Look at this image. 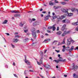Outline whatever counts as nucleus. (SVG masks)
Masks as SVG:
<instances>
[{
    "mask_svg": "<svg viewBox=\"0 0 78 78\" xmlns=\"http://www.w3.org/2000/svg\"><path fill=\"white\" fill-rule=\"evenodd\" d=\"M25 60H24V61L26 64H27L28 65H30V62L28 61V60H27V56H25Z\"/></svg>",
    "mask_w": 78,
    "mask_h": 78,
    "instance_id": "f257e3e1",
    "label": "nucleus"
},
{
    "mask_svg": "<svg viewBox=\"0 0 78 78\" xmlns=\"http://www.w3.org/2000/svg\"><path fill=\"white\" fill-rule=\"evenodd\" d=\"M78 67L77 66H73L72 67V70H76L78 69Z\"/></svg>",
    "mask_w": 78,
    "mask_h": 78,
    "instance_id": "f03ea898",
    "label": "nucleus"
},
{
    "mask_svg": "<svg viewBox=\"0 0 78 78\" xmlns=\"http://www.w3.org/2000/svg\"><path fill=\"white\" fill-rule=\"evenodd\" d=\"M67 45H70V44H71V42H70V39L69 38H68L67 39Z\"/></svg>",
    "mask_w": 78,
    "mask_h": 78,
    "instance_id": "7ed1b4c3",
    "label": "nucleus"
},
{
    "mask_svg": "<svg viewBox=\"0 0 78 78\" xmlns=\"http://www.w3.org/2000/svg\"><path fill=\"white\" fill-rule=\"evenodd\" d=\"M67 30V28H64L61 29V30L62 31H63L64 32H66V33H68V31H66Z\"/></svg>",
    "mask_w": 78,
    "mask_h": 78,
    "instance_id": "20e7f679",
    "label": "nucleus"
},
{
    "mask_svg": "<svg viewBox=\"0 0 78 78\" xmlns=\"http://www.w3.org/2000/svg\"><path fill=\"white\" fill-rule=\"evenodd\" d=\"M58 61H60V62H66V59H65L64 60H63L62 58H59L58 59Z\"/></svg>",
    "mask_w": 78,
    "mask_h": 78,
    "instance_id": "39448f33",
    "label": "nucleus"
},
{
    "mask_svg": "<svg viewBox=\"0 0 78 78\" xmlns=\"http://www.w3.org/2000/svg\"><path fill=\"white\" fill-rule=\"evenodd\" d=\"M24 24H25V22L23 21H22L20 23L19 25L20 26V27H23Z\"/></svg>",
    "mask_w": 78,
    "mask_h": 78,
    "instance_id": "423d86ee",
    "label": "nucleus"
},
{
    "mask_svg": "<svg viewBox=\"0 0 78 78\" xmlns=\"http://www.w3.org/2000/svg\"><path fill=\"white\" fill-rule=\"evenodd\" d=\"M72 24L73 25H74V26H76L77 25H78V22L73 23H72Z\"/></svg>",
    "mask_w": 78,
    "mask_h": 78,
    "instance_id": "0eeeda50",
    "label": "nucleus"
},
{
    "mask_svg": "<svg viewBox=\"0 0 78 78\" xmlns=\"http://www.w3.org/2000/svg\"><path fill=\"white\" fill-rule=\"evenodd\" d=\"M66 15H63L61 16L60 17V19L62 20V19H63L65 18V17H66Z\"/></svg>",
    "mask_w": 78,
    "mask_h": 78,
    "instance_id": "6e6552de",
    "label": "nucleus"
},
{
    "mask_svg": "<svg viewBox=\"0 0 78 78\" xmlns=\"http://www.w3.org/2000/svg\"><path fill=\"white\" fill-rule=\"evenodd\" d=\"M44 67H45V68L46 69H50V66L48 64H47L46 66H44Z\"/></svg>",
    "mask_w": 78,
    "mask_h": 78,
    "instance_id": "1a4fd4ad",
    "label": "nucleus"
},
{
    "mask_svg": "<svg viewBox=\"0 0 78 78\" xmlns=\"http://www.w3.org/2000/svg\"><path fill=\"white\" fill-rule=\"evenodd\" d=\"M62 12H66V14H68V12H67V11L66 10V9H62Z\"/></svg>",
    "mask_w": 78,
    "mask_h": 78,
    "instance_id": "9d476101",
    "label": "nucleus"
},
{
    "mask_svg": "<svg viewBox=\"0 0 78 78\" xmlns=\"http://www.w3.org/2000/svg\"><path fill=\"white\" fill-rule=\"evenodd\" d=\"M13 42H15V43L17 42L18 41H19V40L17 39L14 38L13 39Z\"/></svg>",
    "mask_w": 78,
    "mask_h": 78,
    "instance_id": "9b49d317",
    "label": "nucleus"
},
{
    "mask_svg": "<svg viewBox=\"0 0 78 78\" xmlns=\"http://www.w3.org/2000/svg\"><path fill=\"white\" fill-rule=\"evenodd\" d=\"M32 35L33 37H36V32H33L32 33Z\"/></svg>",
    "mask_w": 78,
    "mask_h": 78,
    "instance_id": "f8f14e48",
    "label": "nucleus"
},
{
    "mask_svg": "<svg viewBox=\"0 0 78 78\" xmlns=\"http://www.w3.org/2000/svg\"><path fill=\"white\" fill-rule=\"evenodd\" d=\"M56 34H57V35H61V34H62V32L61 31H58L56 33Z\"/></svg>",
    "mask_w": 78,
    "mask_h": 78,
    "instance_id": "ddd939ff",
    "label": "nucleus"
},
{
    "mask_svg": "<svg viewBox=\"0 0 78 78\" xmlns=\"http://www.w3.org/2000/svg\"><path fill=\"white\" fill-rule=\"evenodd\" d=\"M67 34V32H64L63 34H62V37H64V36H66V35Z\"/></svg>",
    "mask_w": 78,
    "mask_h": 78,
    "instance_id": "4468645a",
    "label": "nucleus"
},
{
    "mask_svg": "<svg viewBox=\"0 0 78 78\" xmlns=\"http://www.w3.org/2000/svg\"><path fill=\"white\" fill-rule=\"evenodd\" d=\"M14 16L15 17H20V15L19 14L14 15Z\"/></svg>",
    "mask_w": 78,
    "mask_h": 78,
    "instance_id": "2eb2a0df",
    "label": "nucleus"
},
{
    "mask_svg": "<svg viewBox=\"0 0 78 78\" xmlns=\"http://www.w3.org/2000/svg\"><path fill=\"white\" fill-rule=\"evenodd\" d=\"M73 78H78V76L76 74L74 73L73 75Z\"/></svg>",
    "mask_w": 78,
    "mask_h": 78,
    "instance_id": "dca6fc26",
    "label": "nucleus"
},
{
    "mask_svg": "<svg viewBox=\"0 0 78 78\" xmlns=\"http://www.w3.org/2000/svg\"><path fill=\"white\" fill-rule=\"evenodd\" d=\"M52 29L53 31H54L56 30V27H55V25L52 26Z\"/></svg>",
    "mask_w": 78,
    "mask_h": 78,
    "instance_id": "f3484780",
    "label": "nucleus"
},
{
    "mask_svg": "<svg viewBox=\"0 0 78 78\" xmlns=\"http://www.w3.org/2000/svg\"><path fill=\"white\" fill-rule=\"evenodd\" d=\"M37 23H38V22H34V23L33 25L34 26H36V25H38V24H37Z\"/></svg>",
    "mask_w": 78,
    "mask_h": 78,
    "instance_id": "a211bd4d",
    "label": "nucleus"
},
{
    "mask_svg": "<svg viewBox=\"0 0 78 78\" xmlns=\"http://www.w3.org/2000/svg\"><path fill=\"white\" fill-rule=\"evenodd\" d=\"M69 17H71V16H73V13H69H69H67Z\"/></svg>",
    "mask_w": 78,
    "mask_h": 78,
    "instance_id": "6ab92c4d",
    "label": "nucleus"
},
{
    "mask_svg": "<svg viewBox=\"0 0 78 78\" xmlns=\"http://www.w3.org/2000/svg\"><path fill=\"white\" fill-rule=\"evenodd\" d=\"M71 10L72 12H75L76 10V9L75 8H73L71 9Z\"/></svg>",
    "mask_w": 78,
    "mask_h": 78,
    "instance_id": "aec40b11",
    "label": "nucleus"
},
{
    "mask_svg": "<svg viewBox=\"0 0 78 78\" xmlns=\"http://www.w3.org/2000/svg\"><path fill=\"white\" fill-rule=\"evenodd\" d=\"M54 8L55 9H58V8H60V6H54Z\"/></svg>",
    "mask_w": 78,
    "mask_h": 78,
    "instance_id": "412c9836",
    "label": "nucleus"
},
{
    "mask_svg": "<svg viewBox=\"0 0 78 78\" xmlns=\"http://www.w3.org/2000/svg\"><path fill=\"white\" fill-rule=\"evenodd\" d=\"M69 39V41L70 42H72V43H73V42H74V41L72 40V37H70Z\"/></svg>",
    "mask_w": 78,
    "mask_h": 78,
    "instance_id": "4be33fe9",
    "label": "nucleus"
},
{
    "mask_svg": "<svg viewBox=\"0 0 78 78\" xmlns=\"http://www.w3.org/2000/svg\"><path fill=\"white\" fill-rule=\"evenodd\" d=\"M7 22H8V20H4V21L3 22L2 24H6V23H7Z\"/></svg>",
    "mask_w": 78,
    "mask_h": 78,
    "instance_id": "5701e85b",
    "label": "nucleus"
},
{
    "mask_svg": "<svg viewBox=\"0 0 78 78\" xmlns=\"http://www.w3.org/2000/svg\"><path fill=\"white\" fill-rule=\"evenodd\" d=\"M70 49V47L69 46L65 48V50L68 51Z\"/></svg>",
    "mask_w": 78,
    "mask_h": 78,
    "instance_id": "b1692460",
    "label": "nucleus"
},
{
    "mask_svg": "<svg viewBox=\"0 0 78 78\" xmlns=\"http://www.w3.org/2000/svg\"><path fill=\"white\" fill-rule=\"evenodd\" d=\"M44 20H48V16H46L45 17Z\"/></svg>",
    "mask_w": 78,
    "mask_h": 78,
    "instance_id": "393cba45",
    "label": "nucleus"
},
{
    "mask_svg": "<svg viewBox=\"0 0 78 78\" xmlns=\"http://www.w3.org/2000/svg\"><path fill=\"white\" fill-rule=\"evenodd\" d=\"M66 23H70V21L69 20H66Z\"/></svg>",
    "mask_w": 78,
    "mask_h": 78,
    "instance_id": "a878e982",
    "label": "nucleus"
},
{
    "mask_svg": "<svg viewBox=\"0 0 78 78\" xmlns=\"http://www.w3.org/2000/svg\"><path fill=\"white\" fill-rule=\"evenodd\" d=\"M66 40V38H64V39H63V41L62 42V44H65V41Z\"/></svg>",
    "mask_w": 78,
    "mask_h": 78,
    "instance_id": "bb28decb",
    "label": "nucleus"
},
{
    "mask_svg": "<svg viewBox=\"0 0 78 78\" xmlns=\"http://www.w3.org/2000/svg\"><path fill=\"white\" fill-rule=\"evenodd\" d=\"M31 31L32 32H33V31H35V29L34 28H32L31 29Z\"/></svg>",
    "mask_w": 78,
    "mask_h": 78,
    "instance_id": "cd10ccee",
    "label": "nucleus"
},
{
    "mask_svg": "<svg viewBox=\"0 0 78 78\" xmlns=\"http://www.w3.org/2000/svg\"><path fill=\"white\" fill-rule=\"evenodd\" d=\"M74 48V46H71V47L70 49L69 50H71V51H72V50H73Z\"/></svg>",
    "mask_w": 78,
    "mask_h": 78,
    "instance_id": "c85d7f7f",
    "label": "nucleus"
},
{
    "mask_svg": "<svg viewBox=\"0 0 78 78\" xmlns=\"http://www.w3.org/2000/svg\"><path fill=\"white\" fill-rule=\"evenodd\" d=\"M40 64H42V58H41L40 61Z\"/></svg>",
    "mask_w": 78,
    "mask_h": 78,
    "instance_id": "c756f323",
    "label": "nucleus"
},
{
    "mask_svg": "<svg viewBox=\"0 0 78 78\" xmlns=\"http://www.w3.org/2000/svg\"><path fill=\"white\" fill-rule=\"evenodd\" d=\"M49 5H53V3L51 1L49 2Z\"/></svg>",
    "mask_w": 78,
    "mask_h": 78,
    "instance_id": "7c9ffc66",
    "label": "nucleus"
},
{
    "mask_svg": "<svg viewBox=\"0 0 78 78\" xmlns=\"http://www.w3.org/2000/svg\"><path fill=\"white\" fill-rule=\"evenodd\" d=\"M53 61H55V62L56 63H59V60H55Z\"/></svg>",
    "mask_w": 78,
    "mask_h": 78,
    "instance_id": "2f4dec72",
    "label": "nucleus"
},
{
    "mask_svg": "<svg viewBox=\"0 0 78 78\" xmlns=\"http://www.w3.org/2000/svg\"><path fill=\"white\" fill-rule=\"evenodd\" d=\"M66 27V25L64 24L63 25V26L62 27V28H65V27Z\"/></svg>",
    "mask_w": 78,
    "mask_h": 78,
    "instance_id": "473e14b6",
    "label": "nucleus"
},
{
    "mask_svg": "<svg viewBox=\"0 0 78 78\" xmlns=\"http://www.w3.org/2000/svg\"><path fill=\"white\" fill-rule=\"evenodd\" d=\"M40 54L41 56H43V52L42 51H41L40 52Z\"/></svg>",
    "mask_w": 78,
    "mask_h": 78,
    "instance_id": "72a5a7b5",
    "label": "nucleus"
},
{
    "mask_svg": "<svg viewBox=\"0 0 78 78\" xmlns=\"http://www.w3.org/2000/svg\"><path fill=\"white\" fill-rule=\"evenodd\" d=\"M62 43H60V42H59L58 44V46L59 45H62Z\"/></svg>",
    "mask_w": 78,
    "mask_h": 78,
    "instance_id": "f704fd0d",
    "label": "nucleus"
},
{
    "mask_svg": "<svg viewBox=\"0 0 78 78\" xmlns=\"http://www.w3.org/2000/svg\"><path fill=\"white\" fill-rule=\"evenodd\" d=\"M61 3L62 4V5H66V2H61Z\"/></svg>",
    "mask_w": 78,
    "mask_h": 78,
    "instance_id": "c9c22d12",
    "label": "nucleus"
},
{
    "mask_svg": "<svg viewBox=\"0 0 78 78\" xmlns=\"http://www.w3.org/2000/svg\"><path fill=\"white\" fill-rule=\"evenodd\" d=\"M11 45L12 46V48H14L15 47V46H14V45L13 44H11Z\"/></svg>",
    "mask_w": 78,
    "mask_h": 78,
    "instance_id": "e433bc0d",
    "label": "nucleus"
},
{
    "mask_svg": "<svg viewBox=\"0 0 78 78\" xmlns=\"http://www.w3.org/2000/svg\"><path fill=\"white\" fill-rule=\"evenodd\" d=\"M15 13L16 14H19V13H20L19 12L17 11H15Z\"/></svg>",
    "mask_w": 78,
    "mask_h": 78,
    "instance_id": "4c0bfd02",
    "label": "nucleus"
},
{
    "mask_svg": "<svg viewBox=\"0 0 78 78\" xmlns=\"http://www.w3.org/2000/svg\"><path fill=\"white\" fill-rule=\"evenodd\" d=\"M29 22H30V23H31V22H33V21L31 19H30L29 20Z\"/></svg>",
    "mask_w": 78,
    "mask_h": 78,
    "instance_id": "58836bf2",
    "label": "nucleus"
},
{
    "mask_svg": "<svg viewBox=\"0 0 78 78\" xmlns=\"http://www.w3.org/2000/svg\"><path fill=\"white\" fill-rule=\"evenodd\" d=\"M57 18V16H55L53 17V18L54 19H56Z\"/></svg>",
    "mask_w": 78,
    "mask_h": 78,
    "instance_id": "ea45409f",
    "label": "nucleus"
},
{
    "mask_svg": "<svg viewBox=\"0 0 78 78\" xmlns=\"http://www.w3.org/2000/svg\"><path fill=\"white\" fill-rule=\"evenodd\" d=\"M75 30L76 31H78V26L76 28Z\"/></svg>",
    "mask_w": 78,
    "mask_h": 78,
    "instance_id": "a19ab883",
    "label": "nucleus"
},
{
    "mask_svg": "<svg viewBox=\"0 0 78 78\" xmlns=\"http://www.w3.org/2000/svg\"><path fill=\"white\" fill-rule=\"evenodd\" d=\"M48 29H49L51 30V29H52V27H49L48 28Z\"/></svg>",
    "mask_w": 78,
    "mask_h": 78,
    "instance_id": "79ce46f5",
    "label": "nucleus"
},
{
    "mask_svg": "<svg viewBox=\"0 0 78 78\" xmlns=\"http://www.w3.org/2000/svg\"><path fill=\"white\" fill-rule=\"evenodd\" d=\"M66 19H65V20H63V21H62V22H63V23H65V22H66Z\"/></svg>",
    "mask_w": 78,
    "mask_h": 78,
    "instance_id": "37998d69",
    "label": "nucleus"
},
{
    "mask_svg": "<svg viewBox=\"0 0 78 78\" xmlns=\"http://www.w3.org/2000/svg\"><path fill=\"white\" fill-rule=\"evenodd\" d=\"M11 12H12V13H15V10H11Z\"/></svg>",
    "mask_w": 78,
    "mask_h": 78,
    "instance_id": "c03bdc74",
    "label": "nucleus"
},
{
    "mask_svg": "<svg viewBox=\"0 0 78 78\" xmlns=\"http://www.w3.org/2000/svg\"><path fill=\"white\" fill-rule=\"evenodd\" d=\"M28 30H24V33H27V32H28Z\"/></svg>",
    "mask_w": 78,
    "mask_h": 78,
    "instance_id": "a18cd8bd",
    "label": "nucleus"
},
{
    "mask_svg": "<svg viewBox=\"0 0 78 78\" xmlns=\"http://www.w3.org/2000/svg\"><path fill=\"white\" fill-rule=\"evenodd\" d=\"M57 19H60V16H57Z\"/></svg>",
    "mask_w": 78,
    "mask_h": 78,
    "instance_id": "49530a36",
    "label": "nucleus"
},
{
    "mask_svg": "<svg viewBox=\"0 0 78 78\" xmlns=\"http://www.w3.org/2000/svg\"><path fill=\"white\" fill-rule=\"evenodd\" d=\"M16 37H20V36H19V35H16L15 36V37L16 38H17Z\"/></svg>",
    "mask_w": 78,
    "mask_h": 78,
    "instance_id": "de8ad7c7",
    "label": "nucleus"
},
{
    "mask_svg": "<svg viewBox=\"0 0 78 78\" xmlns=\"http://www.w3.org/2000/svg\"><path fill=\"white\" fill-rule=\"evenodd\" d=\"M58 42V41H56L55 40L54 41V42H53V44H54V43H55V42Z\"/></svg>",
    "mask_w": 78,
    "mask_h": 78,
    "instance_id": "09e8293b",
    "label": "nucleus"
},
{
    "mask_svg": "<svg viewBox=\"0 0 78 78\" xmlns=\"http://www.w3.org/2000/svg\"><path fill=\"white\" fill-rule=\"evenodd\" d=\"M55 51L57 53H59V51H60L59 50H55Z\"/></svg>",
    "mask_w": 78,
    "mask_h": 78,
    "instance_id": "8fccbe9b",
    "label": "nucleus"
},
{
    "mask_svg": "<svg viewBox=\"0 0 78 78\" xmlns=\"http://www.w3.org/2000/svg\"><path fill=\"white\" fill-rule=\"evenodd\" d=\"M29 72H34V70H29Z\"/></svg>",
    "mask_w": 78,
    "mask_h": 78,
    "instance_id": "3c124183",
    "label": "nucleus"
},
{
    "mask_svg": "<svg viewBox=\"0 0 78 78\" xmlns=\"http://www.w3.org/2000/svg\"><path fill=\"white\" fill-rule=\"evenodd\" d=\"M59 27H58L57 28V31H59Z\"/></svg>",
    "mask_w": 78,
    "mask_h": 78,
    "instance_id": "603ef678",
    "label": "nucleus"
},
{
    "mask_svg": "<svg viewBox=\"0 0 78 78\" xmlns=\"http://www.w3.org/2000/svg\"><path fill=\"white\" fill-rule=\"evenodd\" d=\"M55 3H58V1H56V0H55Z\"/></svg>",
    "mask_w": 78,
    "mask_h": 78,
    "instance_id": "864d4df0",
    "label": "nucleus"
},
{
    "mask_svg": "<svg viewBox=\"0 0 78 78\" xmlns=\"http://www.w3.org/2000/svg\"><path fill=\"white\" fill-rule=\"evenodd\" d=\"M32 21H35L36 20V19L33 18L32 19Z\"/></svg>",
    "mask_w": 78,
    "mask_h": 78,
    "instance_id": "5fc2aeb1",
    "label": "nucleus"
},
{
    "mask_svg": "<svg viewBox=\"0 0 78 78\" xmlns=\"http://www.w3.org/2000/svg\"><path fill=\"white\" fill-rule=\"evenodd\" d=\"M62 51H63V52H64L65 51V49H64V48L62 49Z\"/></svg>",
    "mask_w": 78,
    "mask_h": 78,
    "instance_id": "6e6d98bb",
    "label": "nucleus"
},
{
    "mask_svg": "<svg viewBox=\"0 0 78 78\" xmlns=\"http://www.w3.org/2000/svg\"><path fill=\"white\" fill-rule=\"evenodd\" d=\"M27 40H28V38H26L25 39V40H24V42H26V41H27Z\"/></svg>",
    "mask_w": 78,
    "mask_h": 78,
    "instance_id": "4d7b16f0",
    "label": "nucleus"
},
{
    "mask_svg": "<svg viewBox=\"0 0 78 78\" xmlns=\"http://www.w3.org/2000/svg\"><path fill=\"white\" fill-rule=\"evenodd\" d=\"M47 32H48V33H51V31H50L48 30H47Z\"/></svg>",
    "mask_w": 78,
    "mask_h": 78,
    "instance_id": "13d9d810",
    "label": "nucleus"
},
{
    "mask_svg": "<svg viewBox=\"0 0 78 78\" xmlns=\"http://www.w3.org/2000/svg\"><path fill=\"white\" fill-rule=\"evenodd\" d=\"M6 34V35H7V36H9V34L8 33H5Z\"/></svg>",
    "mask_w": 78,
    "mask_h": 78,
    "instance_id": "bf43d9fd",
    "label": "nucleus"
},
{
    "mask_svg": "<svg viewBox=\"0 0 78 78\" xmlns=\"http://www.w3.org/2000/svg\"><path fill=\"white\" fill-rule=\"evenodd\" d=\"M78 46H77V47H76V48L74 49V50H78Z\"/></svg>",
    "mask_w": 78,
    "mask_h": 78,
    "instance_id": "052dcab7",
    "label": "nucleus"
},
{
    "mask_svg": "<svg viewBox=\"0 0 78 78\" xmlns=\"http://www.w3.org/2000/svg\"><path fill=\"white\" fill-rule=\"evenodd\" d=\"M37 64H38V65H41V64H40V63L39 62H37Z\"/></svg>",
    "mask_w": 78,
    "mask_h": 78,
    "instance_id": "680f3d73",
    "label": "nucleus"
},
{
    "mask_svg": "<svg viewBox=\"0 0 78 78\" xmlns=\"http://www.w3.org/2000/svg\"><path fill=\"white\" fill-rule=\"evenodd\" d=\"M47 17H48H48H50V15H48L47 16Z\"/></svg>",
    "mask_w": 78,
    "mask_h": 78,
    "instance_id": "e2e57ef3",
    "label": "nucleus"
},
{
    "mask_svg": "<svg viewBox=\"0 0 78 78\" xmlns=\"http://www.w3.org/2000/svg\"><path fill=\"white\" fill-rule=\"evenodd\" d=\"M46 12L44 11V12H42V13H43V14H45L46 13Z\"/></svg>",
    "mask_w": 78,
    "mask_h": 78,
    "instance_id": "0e129e2a",
    "label": "nucleus"
},
{
    "mask_svg": "<svg viewBox=\"0 0 78 78\" xmlns=\"http://www.w3.org/2000/svg\"><path fill=\"white\" fill-rule=\"evenodd\" d=\"M26 71H26V70H25L24 71V74L25 75H26L27 74V73H26Z\"/></svg>",
    "mask_w": 78,
    "mask_h": 78,
    "instance_id": "69168bd1",
    "label": "nucleus"
},
{
    "mask_svg": "<svg viewBox=\"0 0 78 78\" xmlns=\"http://www.w3.org/2000/svg\"><path fill=\"white\" fill-rule=\"evenodd\" d=\"M14 76H15L16 77H17V75L16 74H14Z\"/></svg>",
    "mask_w": 78,
    "mask_h": 78,
    "instance_id": "338daca9",
    "label": "nucleus"
},
{
    "mask_svg": "<svg viewBox=\"0 0 78 78\" xmlns=\"http://www.w3.org/2000/svg\"><path fill=\"white\" fill-rule=\"evenodd\" d=\"M76 11H77V13L78 14V9H76Z\"/></svg>",
    "mask_w": 78,
    "mask_h": 78,
    "instance_id": "774afa93",
    "label": "nucleus"
}]
</instances>
